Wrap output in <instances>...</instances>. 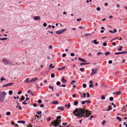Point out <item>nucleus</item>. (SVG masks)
Masks as SVG:
<instances>
[{"mask_svg": "<svg viewBox=\"0 0 127 127\" xmlns=\"http://www.w3.org/2000/svg\"><path fill=\"white\" fill-rule=\"evenodd\" d=\"M79 70L80 71L82 72L83 71L84 68H80Z\"/></svg>", "mask_w": 127, "mask_h": 127, "instance_id": "49530a36", "label": "nucleus"}, {"mask_svg": "<svg viewBox=\"0 0 127 127\" xmlns=\"http://www.w3.org/2000/svg\"><path fill=\"white\" fill-rule=\"evenodd\" d=\"M66 30V29H63L55 32V33L58 34H60Z\"/></svg>", "mask_w": 127, "mask_h": 127, "instance_id": "7ed1b4c3", "label": "nucleus"}, {"mask_svg": "<svg viewBox=\"0 0 127 127\" xmlns=\"http://www.w3.org/2000/svg\"><path fill=\"white\" fill-rule=\"evenodd\" d=\"M92 72L91 73V75H95L97 72V69H94L93 68L92 70Z\"/></svg>", "mask_w": 127, "mask_h": 127, "instance_id": "423d86ee", "label": "nucleus"}, {"mask_svg": "<svg viewBox=\"0 0 127 127\" xmlns=\"http://www.w3.org/2000/svg\"><path fill=\"white\" fill-rule=\"evenodd\" d=\"M30 95H32V96H33L34 95L33 94V93L32 92H31L30 93Z\"/></svg>", "mask_w": 127, "mask_h": 127, "instance_id": "603ef678", "label": "nucleus"}, {"mask_svg": "<svg viewBox=\"0 0 127 127\" xmlns=\"http://www.w3.org/2000/svg\"><path fill=\"white\" fill-rule=\"evenodd\" d=\"M38 79V78L37 77H35L34 78L30 80L31 82H34L36 81Z\"/></svg>", "mask_w": 127, "mask_h": 127, "instance_id": "9d476101", "label": "nucleus"}, {"mask_svg": "<svg viewBox=\"0 0 127 127\" xmlns=\"http://www.w3.org/2000/svg\"><path fill=\"white\" fill-rule=\"evenodd\" d=\"M66 55L65 54H63L62 55V57H65L66 56Z\"/></svg>", "mask_w": 127, "mask_h": 127, "instance_id": "69168bd1", "label": "nucleus"}, {"mask_svg": "<svg viewBox=\"0 0 127 127\" xmlns=\"http://www.w3.org/2000/svg\"><path fill=\"white\" fill-rule=\"evenodd\" d=\"M50 67H51L52 68H54L55 67V66H53L52 65V64H51L50 65Z\"/></svg>", "mask_w": 127, "mask_h": 127, "instance_id": "f704fd0d", "label": "nucleus"}, {"mask_svg": "<svg viewBox=\"0 0 127 127\" xmlns=\"http://www.w3.org/2000/svg\"><path fill=\"white\" fill-rule=\"evenodd\" d=\"M121 92L120 91H118L115 93V94L117 95H120L121 94Z\"/></svg>", "mask_w": 127, "mask_h": 127, "instance_id": "c756f323", "label": "nucleus"}, {"mask_svg": "<svg viewBox=\"0 0 127 127\" xmlns=\"http://www.w3.org/2000/svg\"><path fill=\"white\" fill-rule=\"evenodd\" d=\"M83 87L84 88H85L86 87V84H83Z\"/></svg>", "mask_w": 127, "mask_h": 127, "instance_id": "37998d69", "label": "nucleus"}, {"mask_svg": "<svg viewBox=\"0 0 127 127\" xmlns=\"http://www.w3.org/2000/svg\"><path fill=\"white\" fill-rule=\"evenodd\" d=\"M85 109H84L81 108H76L73 112V113L74 115L79 117V119L82 118V117H85L86 116L83 115L85 113Z\"/></svg>", "mask_w": 127, "mask_h": 127, "instance_id": "f257e3e1", "label": "nucleus"}, {"mask_svg": "<svg viewBox=\"0 0 127 127\" xmlns=\"http://www.w3.org/2000/svg\"><path fill=\"white\" fill-rule=\"evenodd\" d=\"M47 24L46 23H44L43 24V26L44 27H46L47 26Z\"/></svg>", "mask_w": 127, "mask_h": 127, "instance_id": "680f3d73", "label": "nucleus"}, {"mask_svg": "<svg viewBox=\"0 0 127 127\" xmlns=\"http://www.w3.org/2000/svg\"><path fill=\"white\" fill-rule=\"evenodd\" d=\"M34 19L36 21H37L38 20L40 19V17L39 16H35L34 17Z\"/></svg>", "mask_w": 127, "mask_h": 127, "instance_id": "9b49d317", "label": "nucleus"}, {"mask_svg": "<svg viewBox=\"0 0 127 127\" xmlns=\"http://www.w3.org/2000/svg\"><path fill=\"white\" fill-rule=\"evenodd\" d=\"M91 111H89L88 110L85 109V115H86V117H89L91 114Z\"/></svg>", "mask_w": 127, "mask_h": 127, "instance_id": "39448f33", "label": "nucleus"}, {"mask_svg": "<svg viewBox=\"0 0 127 127\" xmlns=\"http://www.w3.org/2000/svg\"><path fill=\"white\" fill-rule=\"evenodd\" d=\"M38 103H42V101L40 99H39L38 100Z\"/></svg>", "mask_w": 127, "mask_h": 127, "instance_id": "de8ad7c7", "label": "nucleus"}, {"mask_svg": "<svg viewBox=\"0 0 127 127\" xmlns=\"http://www.w3.org/2000/svg\"><path fill=\"white\" fill-rule=\"evenodd\" d=\"M94 87V85L93 84H90L89 86V87L90 88H92V87L93 88Z\"/></svg>", "mask_w": 127, "mask_h": 127, "instance_id": "c85d7f7f", "label": "nucleus"}, {"mask_svg": "<svg viewBox=\"0 0 127 127\" xmlns=\"http://www.w3.org/2000/svg\"><path fill=\"white\" fill-rule=\"evenodd\" d=\"M70 55L71 56L73 57L74 56V53H72L70 54Z\"/></svg>", "mask_w": 127, "mask_h": 127, "instance_id": "6e6d98bb", "label": "nucleus"}, {"mask_svg": "<svg viewBox=\"0 0 127 127\" xmlns=\"http://www.w3.org/2000/svg\"><path fill=\"white\" fill-rule=\"evenodd\" d=\"M117 119L119 120V122H121L122 121V119L119 117H117Z\"/></svg>", "mask_w": 127, "mask_h": 127, "instance_id": "4be33fe9", "label": "nucleus"}, {"mask_svg": "<svg viewBox=\"0 0 127 127\" xmlns=\"http://www.w3.org/2000/svg\"><path fill=\"white\" fill-rule=\"evenodd\" d=\"M6 114L7 115H9L10 114V112H7L6 113Z\"/></svg>", "mask_w": 127, "mask_h": 127, "instance_id": "79ce46f5", "label": "nucleus"}, {"mask_svg": "<svg viewBox=\"0 0 127 127\" xmlns=\"http://www.w3.org/2000/svg\"><path fill=\"white\" fill-rule=\"evenodd\" d=\"M70 106V103H69L68 104L67 106V108H69Z\"/></svg>", "mask_w": 127, "mask_h": 127, "instance_id": "bf43d9fd", "label": "nucleus"}, {"mask_svg": "<svg viewBox=\"0 0 127 127\" xmlns=\"http://www.w3.org/2000/svg\"><path fill=\"white\" fill-rule=\"evenodd\" d=\"M27 101L26 100H25L24 102H22L23 104L26 105L27 103V102H26Z\"/></svg>", "mask_w": 127, "mask_h": 127, "instance_id": "cd10ccee", "label": "nucleus"}, {"mask_svg": "<svg viewBox=\"0 0 127 127\" xmlns=\"http://www.w3.org/2000/svg\"><path fill=\"white\" fill-rule=\"evenodd\" d=\"M112 63V61L111 60H109L108 61V63L109 64H111Z\"/></svg>", "mask_w": 127, "mask_h": 127, "instance_id": "774afa93", "label": "nucleus"}, {"mask_svg": "<svg viewBox=\"0 0 127 127\" xmlns=\"http://www.w3.org/2000/svg\"><path fill=\"white\" fill-rule=\"evenodd\" d=\"M5 80V78H0V80H1V82H2V81L3 80Z\"/></svg>", "mask_w": 127, "mask_h": 127, "instance_id": "a19ab883", "label": "nucleus"}, {"mask_svg": "<svg viewBox=\"0 0 127 127\" xmlns=\"http://www.w3.org/2000/svg\"><path fill=\"white\" fill-rule=\"evenodd\" d=\"M87 97L88 98L90 96V95L89 93H87Z\"/></svg>", "mask_w": 127, "mask_h": 127, "instance_id": "a18cd8bd", "label": "nucleus"}, {"mask_svg": "<svg viewBox=\"0 0 127 127\" xmlns=\"http://www.w3.org/2000/svg\"><path fill=\"white\" fill-rule=\"evenodd\" d=\"M3 62L4 63L6 64H11V62L9 61H8L6 59H3Z\"/></svg>", "mask_w": 127, "mask_h": 127, "instance_id": "20e7f679", "label": "nucleus"}, {"mask_svg": "<svg viewBox=\"0 0 127 127\" xmlns=\"http://www.w3.org/2000/svg\"><path fill=\"white\" fill-rule=\"evenodd\" d=\"M106 122V121H105V120H104L102 122V124H104Z\"/></svg>", "mask_w": 127, "mask_h": 127, "instance_id": "09e8293b", "label": "nucleus"}, {"mask_svg": "<svg viewBox=\"0 0 127 127\" xmlns=\"http://www.w3.org/2000/svg\"><path fill=\"white\" fill-rule=\"evenodd\" d=\"M94 43L95 44H97L99 43V42H97L96 40L95 39L94 40Z\"/></svg>", "mask_w": 127, "mask_h": 127, "instance_id": "6ab92c4d", "label": "nucleus"}, {"mask_svg": "<svg viewBox=\"0 0 127 127\" xmlns=\"http://www.w3.org/2000/svg\"><path fill=\"white\" fill-rule=\"evenodd\" d=\"M103 53H101V52H99L97 53V56H99L100 55H103Z\"/></svg>", "mask_w": 127, "mask_h": 127, "instance_id": "b1692460", "label": "nucleus"}, {"mask_svg": "<svg viewBox=\"0 0 127 127\" xmlns=\"http://www.w3.org/2000/svg\"><path fill=\"white\" fill-rule=\"evenodd\" d=\"M53 122V126L55 127H57L59 124V123L56 121V120L54 121Z\"/></svg>", "mask_w": 127, "mask_h": 127, "instance_id": "0eeeda50", "label": "nucleus"}, {"mask_svg": "<svg viewBox=\"0 0 127 127\" xmlns=\"http://www.w3.org/2000/svg\"><path fill=\"white\" fill-rule=\"evenodd\" d=\"M119 48L117 49V50L119 51H121L122 50V48H123V47L121 46L119 47Z\"/></svg>", "mask_w": 127, "mask_h": 127, "instance_id": "2eb2a0df", "label": "nucleus"}, {"mask_svg": "<svg viewBox=\"0 0 127 127\" xmlns=\"http://www.w3.org/2000/svg\"><path fill=\"white\" fill-rule=\"evenodd\" d=\"M127 53V51H122L118 52L115 53V55H118L119 54H124Z\"/></svg>", "mask_w": 127, "mask_h": 127, "instance_id": "6e6552de", "label": "nucleus"}, {"mask_svg": "<svg viewBox=\"0 0 127 127\" xmlns=\"http://www.w3.org/2000/svg\"><path fill=\"white\" fill-rule=\"evenodd\" d=\"M56 84L58 86H59L60 84V82L59 81H58L57 82Z\"/></svg>", "mask_w": 127, "mask_h": 127, "instance_id": "c9c22d12", "label": "nucleus"}, {"mask_svg": "<svg viewBox=\"0 0 127 127\" xmlns=\"http://www.w3.org/2000/svg\"><path fill=\"white\" fill-rule=\"evenodd\" d=\"M123 125H125L126 127H127V124H126V123L125 122H124V123H123Z\"/></svg>", "mask_w": 127, "mask_h": 127, "instance_id": "5fc2aeb1", "label": "nucleus"}, {"mask_svg": "<svg viewBox=\"0 0 127 127\" xmlns=\"http://www.w3.org/2000/svg\"><path fill=\"white\" fill-rule=\"evenodd\" d=\"M7 38H0V40L2 41L5 40H7Z\"/></svg>", "mask_w": 127, "mask_h": 127, "instance_id": "412c9836", "label": "nucleus"}, {"mask_svg": "<svg viewBox=\"0 0 127 127\" xmlns=\"http://www.w3.org/2000/svg\"><path fill=\"white\" fill-rule=\"evenodd\" d=\"M25 99V97L23 96H22L21 97V100L22 101L23 100Z\"/></svg>", "mask_w": 127, "mask_h": 127, "instance_id": "7c9ffc66", "label": "nucleus"}, {"mask_svg": "<svg viewBox=\"0 0 127 127\" xmlns=\"http://www.w3.org/2000/svg\"><path fill=\"white\" fill-rule=\"evenodd\" d=\"M52 103L56 105L58 104V102L57 101H54L52 102Z\"/></svg>", "mask_w": 127, "mask_h": 127, "instance_id": "ddd939ff", "label": "nucleus"}, {"mask_svg": "<svg viewBox=\"0 0 127 127\" xmlns=\"http://www.w3.org/2000/svg\"><path fill=\"white\" fill-rule=\"evenodd\" d=\"M100 8L99 7H97L96 8V10L98 11H99L100 10Z\"/></svg>", "mask_w": 127, "mask_h": 127, "instance_id": "3c124183", "label": "nucleus"}, {"mask_svg": "<svg viewBox=\"0 0 127 127\" xmlns=\"http://www.w3.org/2000/svg\"><path fill=\"white\" fill-rule=\"evenodd\" d=\"M111 109H112V107L110 105L108 106V108L106 110V111H109L110 110H111Z\"/></svg>", "mask_w": 127, "mask_h": 127, "instance_id": "4468645a", "label": "nucleus"}, {"mask_svg": "<svg viewBox=\"0 0 127 127\" xmlns=\"http://www.w3.org/2000/svg\"><path fill=\"white\" fill-rule=\"evenodd\" d=\"M65 68V66H64L63 67H61L60 68H58V70H62L64 68Z\"/></svg>", "mask_w": 127, "mask_h": 127, "instance_id": "dca6fc26", "label": "nucleus"}, {"mask_svg": "<svg viewBox=\"0 0 127 127\" xmlns=\"http://www.w3.org/2000/svg\"><path fill=\"white\" fill-rule=\"evenodd\" d=\"M56 118V119L59 120V119H61V117L60 116H58Z\"/></svg>", "mask_w": 127, "mask_h": 127, "instance_id": "58836bf2", "label": "nucleus"}, {"mask_svg": "<svg viewBox=\"0 0 127 127\" xmlns=\"http://www.w3.org/2000/svg\"><path fill=\"white\" fill-rule=\"evenodd\" d=\"M111 104L112 105H113V106H114L113 107H116V105L113 103H111Z\"/></svg>", "mask_w": 127, "mask_h": 127, "instance_id": "864d4df0", "label": "nucleus"}, {"mask_svg": "<svg viewBox=\"0 0 127 127\" xmlns=\"http://www.w3.org/2000/svg\"><path fill=\"white\" fill-rule=\"evenodd\" d=\"M113 31H114V32H113L114 33H115L117 32V30L115 29H114L113 30Z\"/></svg>", "mask_w": 127, "mask_h": 127, "instance_id": "338daca9", "label": "nucleus"}, {"mask_svg": "<svg viewBox=\"0 0 127 127\" xmlns=\"http://www.w3.org/2000/svg\"><path fill=\"white\" fill-rule=\"evenodd\" d=\"M9 94L10 95H11L12 94V91H10L9 92Z\"/></svg>", "mask_w": 127, "mask_h": 127, "instance_id": "4c0bfd02", "label": "nucleus"}, {"mask_svg": "<svg viewBox=\"0 0 127 127\" xmlns=\"http://www.w3.org/2000/svg\"><path fill=\"white\" fill-rule=\"evenodd\" d=\"M110 54V52L109 51H107L105 53V55L106 56H107V55L109 54Z\"/></svg>", "mask_w": 127, "mask_h": 127, "instance_id": "5701e85b", "label": "nucleus"}, {"mask_svg": "<svg viewBox=\"0 0 127 127\" xmlns=\"http://www.w3.org/2000/svg\"><path fill=\"white\" fill-rule=\"evenodd\" d=\"M6 93L4 92H3L2 93V94L0 95V102H3L4 100L6 95Z\"/></svg>", "mask_w": 127, "mask_h": 127, "instance_id": "f03ea898", "label": "nucleus"}, {"mask_svg": "<svg viewBox=\"0 0 127 127\" xmlns=\"http://www.w3.org/2000/svg\"><path fill=\"white\" fill-rule=\"evenodd\" d=\"M78 103V101H75L74 102V105L77 106Z\"/></svg>", "mask_w": 127, "mask_h": 127, "instance_id": "a878e982", "label": "nucleus"}, {"mask_svg": "<svg viewBox=\"0 0 127 127\" xmlns=\"http://www.w3.org/2000/svg\"><path fill=\"white\" fill-rule=\"evenodd\" d=\"M78 60L80 61H81L82 62H86V61H85V60H84L83 59L81 58H79Z\"/></svg>", "mask_w": 127, "mask_h": 127, "instance_id": "f8f14e48", "label": "nucleus"}, {"mask_svg": "<svg viewBox=\"0 0 127 127\" xmlns=\"http://www.w3.org/2000/svg\"><path fill=\"white\" fill-rule=\"evenodd\" d=\"M109 99L110 101H112L113 100V97H110Z\"/></svg>", "mask_w": 127, "mask_h": 127, "instance_id": "e433bc0d", "label": "nucleus"}, {"mask_svg": "<svg viewBox=\"0 0 127 127\" xmlns=\"http://www.w3.org/2000/svg\"><path fill=\"white\" fill-rule=\"evenodd\" d=\"M25 81L27 82H31V81L30 80H29V78H28L25 80Z\"/></svg>", "mask_w": 127, "mask_h": 127, "instance_id": "393cba45", "label": "nucleus"}, {"mask_svg": "<svg viewBox=\"0 0 127 127\" xmlns=\"http://www.w3.org/2000/svg\"><path fill=\"white\" fill-rule=\"evenodd\" d=\"M55 76V75L54 73H52L51 74V77L52 78H54Z\"/></svg>", "mask_w": 127, "mask_h": 127, "instance_id": "bb28decb", "label": "nucleus"}, {"mask_svg": "<svg viewBox=\"0 0 127 127\" xmlns=\"http://www.w3.org/2000/svg\"><path fill=\"white\" fill-rule=\"evenodd\" d=\"M72 82L71 83V84H73V83H75V81L74 80H73L71 81Z\"/></svg>", "mask_w": 127, "mask_h": 127, "instance_id": "13d9d810", "label": "nucleus"}, {"mask_svg": "<svg viewBox=\"0 0 127 127\" xmlns=\"http://www.w3.org/2000/svg\"><path fill=\"white\" fill-rule=\"evenodd\" d=\"M61 81L62 82L64 83H66L67 82V80L64 79V77H63L62 78Z\"/></svg>", "mask_w": 127, "mask_h": 127, "instance_id": "1a4fd4ad", "label": "nucleus"}, {"mask_svg": "<svg viewBox=\"0 0 127 127\" xmlns=\"http://www.w3.org/2000/svg\"><path fill=\"white\" fill-rule=\"evenodd\" d=\"M22 93V92L21 91H18V94H19V95H20V94H21Z\"/></svg>", "mask_w": 127, "mask_h": 127, "instance_id": "052dcab7", "label": "nucleus"}, {"mask_svg": "<svg viewBox=\"0 0 127 127\" xmlns=\"http://www.w3.org/2000/svg\"><path fill=\"white\" fill-rule=\"evenodd\" d=\"M49 88L52 89V91H54V90H53V88L51 86H50L49 87Z\"/></svg>", "mask_w": 127, "mask_h": 127, "instance_id": "2f4dec72", "label": "nucleus"}, {"mask_svg": "<svg viewBox=\"0 0 127 127\" xmlns=\"http://www.w3.org/2000/svg\"><path fill=\"white\" fill-rule=\"evenodd\" d=\"M51 120V118H50V117H49V118H47V122H49V121L50 120Z\"/></svg>", "mask_w": 127, "mask_h": 127, "instance_id": "c03bdc74", "label": "nucleus"}, {"mask_svg": "<svg viewBox=\"0 0 127 127\" xmlns=\"http://www.w3.org/2000/svg\"><path fill=\"white\" fill-rule=\"evenodd\" d=\"M90 84H92L93 83V82L92 80H90L89 82Z\"/></svg>", "mask_w": 127, "mask_h": 127, "instance_id": "0e129e2a", "label": "nucleus"}, {"mask_svg": "<svg viewBox=\"0 0 127 127\" xmlns=\"http://www.w3.org/2000/svg\"><path fill=\"white\" fill-rule=\"evenodd\" d=\"M105 96L104 95H102L101 97V98L103 100H104L105 99Z\"/></svg>", "mask_w": 127, "mask_h": 127, "instance_id": "72a5a7b5", "label": "nucleus"}, {"mask_svg": "<svg viewBox=\"0 0 127 127\" xmlns=\"http://www.w3.org/2000/svg\"><path fill=\"white\" fill-rule=\"evenodd\" d=\"M25 121H18V123H22L23 124H24L25 123Z\"/></svg>", "mask_w": 127, "mask_h": 127, "instance_id": "f3484780", "label": "nucleus"}, {"mask_svg": "<svg viewBox=\"0 0 127 127\" xmlns=\"http://www.w3.org/2000/svg\"><path fill=\"white\" fill-rule=\"evenodd\" d=\"M64 108V107H58L57 108L58 110H64V109L62 108Z\"/></svg>", "mask_w": 127, "mask_h": 127, "instance_id": "aec40b11", "label": "nucleus"}, {"mask_svg": "<svg viewBox=\"0 0 127 127\" xmlns=\"http://www.w3.org/2000/svg\"><path fill=\"white\" fill-rule=\"evenodd\" d=\"M13 84V83H11L6 84L7 86H11Z\"/></svg>", "mask_w": 127, "mask_h": 127, "instance_id": "a211bd4d", "label": "nucleus"}, {"mask_svg": "<svg viewBox=\"0 0 127 127\" xmlns=\"http://www.w3.org/2000/svg\"><path fill=\"white\" fill-rule=\"evenodd\" d=\"M37 113L38 114L40 115L41 114L42 112L41 111H40L38 112H37Z\"/></svg>", "mask_w": 127, "mask_h": 127, "instance_id": "473e14b6", "label": "nucleus"}, {"mask_svg": "<svg viewBox=\"0 0 127 127\" xmlns=\"http://www.w3.org/2000/svg\"><path fill=\"white\" fill-rule=\"evenodd\" d=\"M81 103L82 105H84L85 103L86 102L85 101H81Z\"/></svg>", "mask_w": 127, "mask_h": 127, "instance_id": "8fccbe9b", "label": "nucleus"}, {"mask_svg": "<svg viewBox=\"0 0 127 127\" xmlns=\"http://www.w3.org/2000/svg\"><path fill=\"white\" fill-rule=\"evenodd\" d=\"M103 45L104 46H106L107 45V44L106 43H103Z\"/></svg>", "mask_w": 127, "mask_h": 127, "instance_id": "e2e57ef3", "label": "nucleus"}, {"mask_svg": "<svg viewBox=\"0 0 127 127\" xmlns=\"http://www.w3.org/2000/svg\"><path fill=\"white\" fill-rule=\"evenodd\" d=\"M56 121H57L59 123V124L61 122V120H60L56 119Z\"/></svg>", "mask_w": 127, "mask_h": 127, "instance_id": "ea45409f", "label": "nucleus"}, {"mask_svg": "<svg viewBox=\"0 0 127 127\" xmlns=\"http://www.w3.org/2000/svg\"><path fill=\"white\" fill-rule=\"evenodd\" d=\"M85 102H87L88 103H90L91 102V101H90L89 100H87L86 101H85Z\"/></svg>", "mask_w": 127, "mask_h": 127, "instance_id": "4d7b16f0", "label": "nucleus"}]
</instances>
